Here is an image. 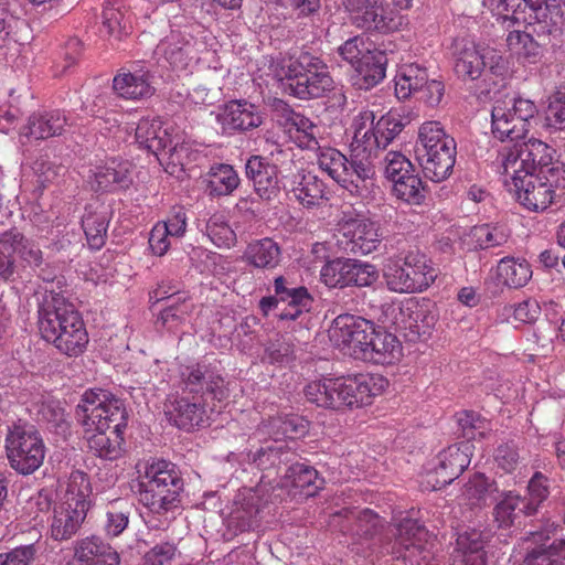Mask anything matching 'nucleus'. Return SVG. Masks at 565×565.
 <instances>
[{
	"instance_id": "57",
	"label": "nucleus",
	"mask_w": 565,
	"mask_h": 565,
	"mask_svg": "<svg viewBox=\"0 0 565 565\" xmlns=\"http://www.w3.org/2000/svg\"><path fill=\"white\" fill-rule=\"evenodd\" d=\"M102 23L107 29L108 34L118 41L131 33L130 17H126L121 7H104Z\"/></svg>"
},
{
	"instance_id": "15",
	"label": "nucleus",
	"mask_w": 565,
	"mask_h": 565,
	"mask_svg": "<svg viewBox=\"0 0 565 565\" xmlns=\"http://www.w3.org/2000/svg\"><path fill=\"white\" fill-rule=\"evenodd\" d=\"M320 278L329 288H362L373 286L379 280L380 273L370 263L338 257L322 266Z\"/></svg>"
},
{
	"instance_id": "6",
	"label": "nucleus",
	"mask_w": 565,
	"mask_h": 565,
	"mask_svg": "<svg viewBox=\"0 0 565 565\" xmlns=\"http://www.w3.org/2000/svg\"><path fill=\"white\" fill-rule=\"evenodd\" d=\"M512 142V146H507L500 151L503 174L516 171L519 174H548L557 179L565 172L563 163L555 158L556 150L546 142L539 139Z\"/></svg>"
},
{
	"instance_id": "54",
	"label": "nucleus",
	"mask_w": 565,
	"mask_h": 565,
	"mask_svg": "<svg viewBox=\"0 0 565 565\" xmlns=\"http://www.w3.org/2000/svg\"><path fill=\"white\" fill-rule=\"evenodd\" d=\"M32 169L35 174V189L33 191L35 198L42 195L43 191L51 184L56 183L66 171L64 166L56 164L43 157L34 161Z\"/></svg>"
},
{
	"instance_id": "59",
	"label": "nucleus",
	"mask_w": 565,
	"mask_h": 565,
	"mask_svg": "<svg viewBox=\"0 0 565 565\" xmlns=\"http://www.w3.org/2000/svg\"><path fill=\"white\" fill-rule=\"evenodd\" d=\"M548 479L542 472H535L527 484V495L522 497L530 513L535 514L539 507L548 498Z\"/></svg>"
},
{
	"instance_id": "32",
	"label": "nucleus",
	"mask_w": 565,
	"mask_h": 565,
	"mask_svg": "<svg viewBox=\"0 0 565 565\" xmlns=\"http://www.w3.org/2000/svg\"><path fill=\"white\" fill-rule=\"evenodd\" d=\"M217 121L224 130L247 131L259 127L263 124V117L258 114L254 104L231 100L217 115Z\"/></svg>"
},
{
	"instance_id": "45",
	"label": "nucleus",
	"mask_w": 565,
	"mask_h": 565,
	"mask_svg": "<svg viewBox=\"0 0 565 565\" xmlns=\"http://www.w3.org/2000/svg\"><path fill=\"white\" fill-rule=\"evenodd\" d=\"M532 277L530 264L525 259L503 257L497 266V279L509 288L524 287Z\"/></svg>"
},
{
	"instance_id": "13",
	"label": "nucleus",
	"mask_w": 565,
	"mask_h": 565,
	"mask_svg": "<svg viewBox=\"0 0 565 565\" xmlns=\"http://www.w3.org/2000/svg\"><path fill=\"white\" fill-rule=\"evenodd\" d=\"M385 313L394 316L396 329L408 342L428 339L438 321L436 306L429 300H408L401 307L388 306Z\"/></svg>"
},
{
	"instance_id": "42",
	"label": "nucleus",
	"mask_w": 565,
	"mask_h": 565,
	"mask_svg": "<svg viewBox=\"0 0 565 565\" xmlns=\"http://www.w3.org/2000/svg\"><path fill=\"white\" fill-rule=\"evenodd\" d=\"M507 45L510 51L518 53L529 63L535 64L542 60L551 43L543 38H537L533 31H511L507 36Z\"/></svg>"
},
{
	"instance_id": "33",
	"label": "nucleus",
	"mask_w": 565,
	"mask_h": 565,
	"mask_svg": "<svg viewBox=\"0 0 565 565\" xmlns=\"http://www.w3.org/2000/svg\"><path fill=\"white\" fill-rule=\"evenodd\" d=\"M323 483L324 480L319 478L318 471L312 466L300 462V456L297 452V459H294L286 468L279 484L280 489H299L300 494L308 498L313 497Z\"/></svg>"
},
{
	"instance_id": "4",
	"label": "nucleus",
	"mask_w": 565,
	"mask_h": 565,
	"mask_svg": "<svg viewBox=\"0 0 565 565\" xmlns=\"http://www.w3.org/2000/svg\"><path fill=\"white\" fill-rule=\"evenodd\" d=\"M183 490L184 481L177 466L164 459L147 463L145 476L137 484L139 502L159 515L180 507Z\"/></svg>"
},
{
	"instance_id": "30",
	"label": "nucleus",
	"mask_w": 565,
	"mask_h": 565,
	"mask_svg": "<svg viewBox=\"0 0 565 565\" xmlns=\"http://www.w3.org/2000/svg\"><path fill=\"white\" fill-rule=\"evenodd\" d=\"M70 565H120V556L110 544L93 535L76 542Z\"/></svg>"
},
{
	"instance_id": "19",
	"label": "nucleus",
	"mask_w": 565,
	"mask_h": 565,
	"mask_svg": "<svg viewBox=\"0 0 565 565\" xmlns=\"http://www.w3.org/2000/svg\"><path fill=\"white\" fill-rule=\"evenodd\" d=\"M472 445L459 443L449 446L437 456V463L428 472V483L434 490L441 489L456 480L470 465Z\"/></svg>"
},
{
	"instance_id": "25",
	"label": "nucleus",
	"mask_w": 565,
	"mask_h": 565,
	"mask_svg": "<svg viewBox=\"0 0 565 565\" xmlns=\"http://www.w3.org/2000/svg\"><path fill=\"white\" fill-rule=\"evenodd\" d=\"M356 543L373 541L384 529V520L371 509L344 508L338 513Z\"/></svg>"
},
{
	"instance_id": "44",
	"label": "nucleus",
	"mask_w": 565,
	"mask_h": 565,
	"mask_svg": "<svg viewBox=\"0 0 565 565\" xmlns=\"http://www.w3.org/2000/svg\"><path fill=\"white\" fill-rule=\"evenodd\" d=\"M427 68L418 64H406L397 71L395 82V95L399 100H405L415 95L427 84Z\"/></svg>"
},
{
	"instance_id": "17",
	"label": "nucleus",
	"mask_w": 565,
	"mask_h": 565,
	"mask_svg": "<svg viewBox=\"0 0 565 565\" xmlns=\"http://www.w3.org/2000/svg\"><path fill=\"white\" fill-rule=\"evenodd\" d=\"M512 180L518 199L529 210L544 211L555 202L553 188L559 180L548 174H519L516 171L509 174Z\"/></svg>"
},
{
	"instance_id": "52",
	"label": "nucleus",
	"mask_w": 565,
	"mask_h": 565,
	"mask_svg": "<svg viewBox=\"0 0 565 565\" xmlns=\"http://www.w3.org/2000/svg\"><path fill=\"white\" fill-rule=\"evenodd\" d=\"M495 493H499L497 482L481 472L475 473L465 486V495L475 505H486L488 498L497 500Z\"/></svg>"
},
{
	"instance_id": "10",
	"label": "nucleus",
	"mask_w": 565,
	"mask_h": 565,
	"mask_svg": "<svg viewBox=\"0 0 565 565\" xmlns=\"http://www.w3.org/2000/svg\"><path fill=\"white\" fill-rule=\"evenodd\" d=\"M384 162V175L393 183V194L408 204H423L428 189L411 160L401 152L390 151Z\"/></svg>"
},
{
	"instance_id": "22",
	"label": "nucleus",
	"mask_w": 565,
	"mask_h": 565,
	"mask_svg": "<svg viewBox=\"0 0 565 565\" xmlns=\"http://www.w3.org/2000/svg\"><path fill=\"white\" fill-rule=\"evenodd\" d=\"M156 54L177 70H184L193 61L199 60V41L190 33L172 30L157 45Z\"/></svg>"
},
{
	"instance_id": "41",
	"label": "nucleus",
	"mask_w": 565,
	"mask_h": 565,
	"mask_svg": "<svg viewBox=\"0 0 565 565\" xmlns=\"http://www.w3.org/2000/svg\"><path fill=\"white\" fill-rule=\"evenodd\" d=\"M135 137L140 147L147 149L156 157L159 156L160 151L166 150L172 143V138L167 129L162 128V122L159 119H140L136 128Z\"/></svg>"
},
{
	"instance_id": "51",
	"label": "nucleus",
	"mask_w": 565,
	"mask_h": 565,
	"mask_svg": "<svg viewBox=\"0 0 565 565\" xmlns=\"http://www.w3.org/2000/svg\"><path fill=\"white\" fill-rule=\"evenodd\" d=\"M207 189L215 196L231 194L239 184V177L230 164H218L211 169Z\"/></svg>"
},
{
	"instance_id": "39",
	"label": "nucleus",
	"mask_w": 565,
	"mask_h": 565,
	"mask_svg": "<svg viewBox=\"0 0 565 565\" xmlns=\"http://www.w3.org/2000/svg\"><path fill=\"white\" fill-rule=\"evenodd\" d=\"M67 125V119L60 110L34 113L24 126L22 134L35 140L61 136Z\"/></svg>"
},
{
	"instance_id": "56",
	"label": "nucleus",
	"mask_w": 565,
	"mask_h": 565,
	"mask_svg": "<svg viewBox=\"0 0 565 565\" xmlns=\"http://www.w3.org/2000/svg\"><path fill=\"white\" fill-rule=\"evenodd\" d=\"M471 235L476 241L477 247L488 249L504 245L510 237V231L500 224H481L473 226Z\"/></svg>"
},
{
	"instance_id": "1",
	"label": "nucleus",
	"mask_w": 565,
	"mask_h": 565,
	"mask_svg": "<svg viewBox=\"0 0 565 565\" xmlns=\"http://www.w3.org/2000/svg\"><path fill=\"white\" fill-rule=\"evenodd\" d=\"M75 416L87 436L89 450L98 458L115 461L125 454L124 429L128 413L121 399L104 391H86L75 408Z\"/></svg>"
},
{
	"instance_id": "7",
	"label": "nucleus",
	"mask_w": 565,
	"mask_h": 565,
	"mask_svg": "<svg viewBox=\"0 0 565 565\" xmlns=\"http://www.w3.org/2000/svg\"><path fill=\"white\" fill-rule=\"evenodd\" d=\"M89 479L79 470L71 473L67 487L68 498L64 505L54 511L51 537L55 541L71 539L79 530L90 507L88 498Z\"/></svg>"
},
{
	"instance_id": "8",
	"label": "nucleus",
	"mask_w": 565,
	"mask_h": 565,
	"mask_svg": "<svg viewBox=\"0 0 565 565\" xmlns=\"http://www.w3.org/2000/svg\"><path fill=\"white\" fill-rule=\"evenodd\" d=\"M392 544L383 546L386 553L409 565H438L431 551L435 536L425 524L412 518H404L396 524Z\"/></svg>"
},
{
	"instance_id": "31",
	"label": "nucleus",
	"mask_w": 565,
	"mask_h": 565,
	"mask_svg": "<svg viewBox=\"0 0 565 565\" xmlns=\"http://www.w3.org/2000/svg\"><path fill=\"white\" fill-rule=\"evenodd\" d=\"M152 74L148 70L139 68L125 72L124 68L114 77L113 89L125 99H145L156 93L151 84Z\"/></svg>"
},
{
	"instance_id": "20",
	"label": "nucleus",
	"mask_w": 565,
	"mask_h": 565,
	"mask_svg": "<svg viewBox=\"0 0 565 565\" xmlns=\"http://www.w3.org/2000/svg\"><path fill=\"white\" fill-rule=\"evenodd\" d=\"M166 416L179 429L193 431L210 425V415L202 395L181 396L166 403Z\"/></svg>"
},
{
	"instance_id": "53",
	"label": "nucleus",
	"mask_w": 565,
	"mask_h": 565,
	"mask_svg": "<svg viewBox=\"0 0 565 565\" xmlns=\"http://www.w3.org/2000/svg\"><path fill=\"white\" fill-rule=\"evenodd\" d=\"M38 417L50 425L57 434L65 435L70 429L67 415L62 402L45 398L38 405Z\"/></svg>"
},
{
	"instance_id": "40",
	"label": "nucleus",
	"mask_w": 565,
	"mask_h": 565,
	"mask_svg": "<svg viewBox=\"0 0 565 565\" xmlns=\"http://www.w3.org/2000/svg\"><path fill=\"white\" fill-rule=\"evenodd\" d=\"M456 43L455 65L456 75L462 81H475L481 77L487 63L473 43Z\"/></svg>"
},
{
	"instance_id": "36",
	"label": "nucleus",
	"mask_w": 565,
	"mask_h": 565,
	"mask_svg": "<svg viewBox=\"0 0 565 565\" xmlns=\"http://www.w3.org/2000/svg\"><path fill=\"white\" fill-rule=\"evenodd\" d=\"M380 149H383V147L375 130L367 129L354 134L350 145V153L354 158L355 168L364 177L373 179L375 174L373 158L376 157Z\"/></svg>"
},
{
	"instance_id": "28",
	"label": "nucleus",
	"mask_w": 565,
	"mask_h": 565,
	"mask_svg": "<svg viewBox=\"0 0 565 565\" xmlns=\"http://www.w3.org/2000/svg\"><path fill=\"white\" fill-rule=\"evenodd\" d=\"M342 6L356 28L381 33L390 30L379 0H342Z\"/></svg>"
},
{
	"instance_id": "2",
	"label": "nucleus",
	"mask_w": 565,
	"mask_h": 565,
	"mask_svg": "<svg viewBox=\"0 0 565 565\" xmlns=\"http://www.w3.org/2000/svg\"><path fill=\"white\" fill-rule=\"evenodd\" d=\"M39 330L61 353L78 356L88 344V334L81 313L61 291L46 288L39 301Z\"/></svg>"
},
{
	"instance_id": "64",
	"label": "nucleus",
	"mask_w": 565,
	"mask_h": 565,
	"mask_svg": "<svg viewBox=\"0 0 565 565\" xmlns=\"http://www.w3.org/2000/svg\"><path fill=\"white\" fill-rule=\"evenodd\" d=\"M178 554L174 542H161L152 546L142 556V565H170Z\"/></svg>"
},
{
	"instance_id": "11",
	"label": "nucleus",
	"mask_w": 565,
	"mask_h": 565,
	"mask_svg": "<svg viewBox=\"0 0 565 565\" xmlns=\"http://www.w3.org/2000/svg\"><path fill=\"white\" fill-rule=\"evenodd\" d=\"M6 449L10 466L19 473L28 476L38 470L45 457V446L33 427L14 426L7 436Z\"/></svg>"
},
{
	"instance_id": "38",
	"label": "nucleus",
	"mask_w": 565,
	"mask_h": 565,
	"mask_svg": "<svg viewBox=\"0 0 565 565\" xmlns=\"http://www.w3.org/2000/svg\"><path fill=\"white\" fill-rule=\"evenodd\" d=\"M248 461L259 470H275L277 473L282 467L288 468L294 459H297V451L286 443L275 440L270 445L262 446L256 451H249Z\"/></svg>"
},
{
	"instance_id": "14",
	"label": "nucleus",
	"mask_w": 565,
	"mask_h": 565,
	"mask_svg": "<svg viewBox=\"0 0 565 565\" xmlns=\"http://www.w3.org/2000/svg\"><path fill=\"white\" fill-rule=\"evenodd\" d=\"M384 277L390 290L402 294L422 291L435 281L437 275L426 264L425 256L409 254L387 265Z\"/></svg>"
},
{
	"instance_id": "24",
	"label": "nucleus",
	"mask_w": 565,
	"mask_h": 565,
	"mask_svg": "<svg viewBox=\"0 0 565 565\" xmlns=\"http://www.w3.org/2000/svg\"><path fill=\"white\" fill-rule=\"evenodd\" d=\"M185 388L195 395L205 394L218 402L228 397V390L224 385V379L217 374L210 364L204 362L185 366L181 372Z\"/></svg>"
},
{
	"instance_id": "47",
	"label": "nucleus",
	"mask_w": 565,
	"mask_h": 565,
	"mask_svg": "<svg viewBox=\"0 0 565 565\" xmlns=\"http://www.w3.org/2000/svg\"><path fill=\"white\" fill-rule=\"evenodd\" d=\"M300 180L290 192L296 200L307 209L322 204L326 200V184L317 175L308 172L299 175Z\"/></svg>"
},
{
	"instance_id": "50",
	"label": "nucleus",
	"mask_w": 565,
	"mask_h": 565,
	"mask_svg": "<svg viewBox=\"0 0 565 565\" xmlns=\"http://www.w3.org/2000/svg\"><path fill=\"white\" fill-rule=\"evenodd\" d=\"M192 309L193 305L189 302L186 295H177L175 298H169L168 302L162 303L157 323L169 329L175 327L190 316Z\"/></svg>"
},
{
	"instance_id": "21",
	"label": "nucleus",
	"mask_w": 565,
	"mask_h": 565,
	"mask_svg": "<svg viewBox=\"0 0 565 565\" xmlns=\"http://www.w3.org/2000/svg\"><path fill=\"white\" fill-rule=\"evenodd\" d=\"M519 565H565V540H552L550 531L530 532Z\"/></svg>"
},
{
	"instance_id": "12",
	"label": "nucleus",
	"mask_w": 565,
	"mask_h": 565,
	"mask_svg": "<svg viewBox=\"0 0 565 565\" xmlns=\"http://www.w3.org/2000/svg\"><path fill=\"white\" fill-rule=\"evenodd\" d=\"M376 330L373 321L350 313L333 319L328 333L335 348L354 360L363 361L370 335Z\"/></svg>"
},
{
	"instance_id": "62",
	"label": "nucleus",
	"mask_w": 565,
	"mask_h": 565,
	"mask_svg": "<svg viewBox=\"0 0 565 565\" xmlns=\"http://www.w3.org/2000/svg\"><path fill=\"white\" fill-rule=\"evenodd\" d=\"M490 7L504 20L527 22L529 10L525 0H490Z\"/></svg>"
},
{
	"instance_id": "46",
	"label": "nucleus",
	"mask_w": 565,
	"mask_h": 565,
	"mask_svg": "<svg viewBox=\"0 0 565 565\" xmlns=\"http://www.w3.org/2000/svg\"><path fill=\"white\" fill-rule=\"evenodd\" d=\"M494 521L499 527L508 529L514 526L522 515H532L521 495L509 491L502 493V499L493 509Z\"/></svg>"
},
{
	"instance_id": "9",
	"label": "nucleus",
	"mask_w": 565,
	"mask_h": 565,
	"mask_svg": "<svg viewBox=\"0 0 565 565\" xmlns=\"http://www.w3.org/2000/svg\"><path fill=\"white\" fill-rule=\"evenodd\" d=\"M539 110L536 105L522 97L497 100L491 110L492 134L501 141H518L529 132L531 119Z\"/></svg>"
},
{
	"instance_id": "55",
	"label": "nucleus",
	"mask_w": 565,
	"mask_h": 565,
	"mask_svg": "<svg viewBox=\"0 0 565 565\" xmlns=\"http://www.w3.org/2000/svg\"><path fill=\"white\" fill-rule=\"evenodd\" d=\"M241 507H237L230 514L227 526L234 534L244 533L253 529L257 523L259 508L255 502V498L244 500Z\"/></svg>"
},
{
	"instance_id": "26",
	"label": "nucleus",
	"mask_w": 565,
	"mask_h": 565,
	"mask_svg": "<svg viewBox=\"0 0 565 565\" xmlns=\"http://www.w3.org/2000/svg\"><path fill=\"white\" fill-rule=\"evenodd\" d=\"M388 64L387 54L384 51L374 49L366 52L353 68L350 82L359 90H369L379 85L386 75Z\"/></svg>"
},
{
	"instance_id": "35",
	"label": "nucleus",
	"mask_w": 565,
	"mask_h": 565,
	"mask_svg": "<svg viewBox=\"0 0 565 565\" xmlns=\"http://www.w3.org/2000/svg\"><path fill=\"white\" fill-rule=\"evenodd\" d=\"M490 534L477 529H466L457 533L456 551L461 555L462 565H487Z\"/></svg>"
},
{
	"instance_id": "23",
	"label": "nucleus",
	"mask_w": 565,
	"mask_h": 565,
	"mask_svg": "<svg viewBox=\"0 0 565 565\" xmlns=\"http://www.w3.org/2000/svg\"><path fill=\"white\" fill-rule=\"evenodd\" d=\"M245 174L260 200L271 202L279 196L281 190L279 169L267 158L250 156L245 164Z\"/></svg>"
},
{
	"instance_id": "27",
	"label": "nucleus",
	"mask_w": 565,
	"mask_h": 565,
	"mask_svg": "<svg viewBox=\"0 0 565 565\" xmlns=\"http://www.w3.org/2000/svg\"><path fill=\"white\" fill-rule=\"evenodd\" d=\"M527 23L532 25L537 38H543L557 47L561 43L565 23L564 10L561 2L547 4L546 7L529 13Z\"/></svg>"
},
{
	"instance_id": "49",
	"label": "nucleus",
	"mask_w": 565,
	"mask_h": 565,
	"mask_svg": "<svg viewBox=\"0 0 565 565\" xmlns=\"http://www.w3.org/2000/svg\"><path fill=\"white\" fill-rule=\"evenodd\" d=\"M22 233L17 228H10L0 234V281L15 280L14 244L20 243Z\"/></svg>"
},
{
	"instance_id": "63",
	"label": "nucleus",
	"mask_w": 565,
	"mask_h": 565,
	"mask_svg": "<svg viewBox=\"0 0 565 565\" xmlns=\"http://www.w3.org/2000/svg\"><path fill=\"white\" fill-rule=\"evenodd\" d=\"M206 233L217 247L230 248L236 243L232 227L218 216H212L206 223Z\"/></svg>"
},
{
	"instance_id": "18",
	"label": "nucleus",
	"mask_w": 565,
	"mask_h": 565,
	"mask_svg": "<svg viewBox=\"0 0 565 565\" xmlns=\"http://www.w3.org/2000/svg\"><path fill=\"white\" fill-rule=\"evenodd\" d=\"M379 230L377 223L370 218L350 217L340 223L342 239L339 243L348 254L367 255L381 244Z\"/></svg>"
},
{
	"instance_id": "48",
	"label": "nucleus",
	"mask_w": 565,
	"mask_h": 565,
	"mask_svg": "<svg viewBox=\"0 0 565 565\" xmlns=\"http://www.w3.org/2000/svg\"><path fill=\"white\" fill-rule=\"evenodd\" d=\"M267 426L268 433L278 441L280 438L298 439L309 431V422L297 414L273 417Z\"/></svg>"
},
{
	"instance_id": "43",
	"label": "nucleus",
	"mask_w": 565,
	"mask_h": 565,
	"mask_svg": "<svg viewBox=\"0 0 565 565\" xmlns=\"http://www.w3.org/2000/svg\"><path fill=\"white\" fill-rule=\"evenodd\" d=\"M243 258L255 268L274 269L281 259L280 246L271 238H262L247 245Z\"/></svg>"
},
{
	"instance_id": "5",
	"label": "nucleus",
	"mask_w": 565,
	"mask_h": 565,
	"mask_svg": "<svg viewBox=\"0 0 565 565\" xmlns=\"http://www.w3.org/2000/svg\"><path fill=\"white\" fill-rule=\"evenodd\" d=\"M303 392L308 402L333 411L369 405L373 396L370 380L364 375L324 377L307 384Z\"/></svg>"
},
{
	"instance_id": "58",
	"label": "nucleus",
	"mask_w": 565,
	"mask_h": 565,
	"mask_svg": "<svg viewBox=\"0 0 565 565\" xmlns=\"http://www.w3.org/2000/svg\"><path fill=\"white\" fill-rule=\"evenodd\" d=\"M446 139H454L448 136L443 125L439 121H427L424 122L418 131V140L416 143V152L429 150L431 148H439V145L444 143Z\"/></svg>"
},
{
	"instance_id": "3",
	"label": "nucleus",
	"mask_w": 565,
	"mask_h": 565,
	"mask_svg": "<svg viewBox=\"0 0 565 565\" xmlns=\"http://www.w3.org/2000/svg\"><path fill=\"white\" fill-rule=\"evenodd\" d=\"M279 76L284 90L301 100L322 98L334 89L328 65L309 51H300L285 60Z\"/></svg>"
},
{
	"instance_id": "34",
	"label": "nucleus",
	"mask_w": 565,
	"mask_h": 565,
	"mask_svg": "<svg viewBox=\"0 0 565 565\" xmlns=\"http://www.w3.org/2000/svg\"><path fill=\"white\" fill-rule=\"evenodd\" d=\"M363 362L374 364H391L402 355V344L398 338L376 326V330L370 335Z\"/></svg>"
},
{
	"instance_id": "37",
	"label": "nucleus",
	"mask_w": 565,
	"mask_h": 565,
	"mask_svg": "<svg viewBox=\"0 0 565 565\" xmlns=\"http://www.w3.org/2000/svg\"><path fill=\"white\" fill-rule=\"evenodd\" d=\"M109 215L108 207L102 203L86 204L82 216V227L90 248L100 249L105 245Z\"/></svg>"
},
{
	"instance_id": "29",
	"label": "nucleus",
	"mask_w": 565,
	"mask_h": 565,
	"mask_svg": "<svg viewBox=\"0 0 565 565\" xmlns=\"http://www.w3.org/2000/svg\"><path fill=\"white\" fill-rule=\"evenodd\" d=\"M417 154L425 177L434 182H440L450 175L455 166V139H446L439 148H431Z\"/></svg>"
},
{
	"instance_id": "60",
	"label": "nucleus",
	"mask_w": 565,
	"mask_h": 565,
	"mask_svg": "<svg viewBox=\"0 0 565 565\" xmlns=\"http://www.w3.org/2000/svg\"><path fill=\"white\" fill-rule=\"evenodd\" d=\"M190 147L185 143H171L166 150L160 151L157 159L160 163H167V171L170 174H174L178 171H184L189 163Z\"/></svg>"
},
{
	"instance_id": "16",
	"label": "nucleus",
	"mask_w": 565,
	"mask_h": 565,
	"mask_svg": "<svg viewBox=\"0 0 565 565\" xmlns=\"http://www.w3.org/2000/svg\"><path fill=\"white\" fill-rule=\"evenodd\" d=\"M318 166L333 181L350 192L360 193L361 188H366L370 177H364L354 164V158H347L335 148H320L318 146Z\"/></svg>"
},
{
	"instance_id": "61",
	"label": "nucleus",
	"mask_w": 565,
	"mask_h": 565,
	"mask_svg": "<svg viewBox=\"0 0 565 565\" xmlns=\"http://www.w3.org/2000/svg\"><path fill=\"white\" fill-rule=\"evenodd\" d=\"M405 124L399 114L388 111L380 117L375 124V132L385 149L404 129Z\"/></svg>"
}]
</instances>
